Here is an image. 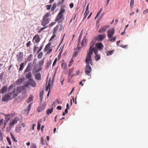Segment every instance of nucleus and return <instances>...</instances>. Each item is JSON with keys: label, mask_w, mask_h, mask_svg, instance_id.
<instances>
[{"label": "nucleus", "mask_w": 148, "mask_h": 148, "mask_svg": "<svg viewBox=\"0 0 148 148\" xmlns=\"http://www.w3.org/2000/svg\"><path fill=\"white\" fill-rule=\"evenodd\" d=\"M85 61L86 64L85 68V73L87 75L90 76V73L91 72L92 69L89 64H90L91 65L93 64V63L92 61V58L86 57Z\"/></svg>", "instance_id": "nucleus-1"}, {"label": "nucleus", "mask_w": 148, "mask_h": 148, "mask_svg": "<svg viewBox=\"0 0 148 148\" xmlns=\"http://www.w3.org/2000/svg\"><path fill=\"white\" fill-rule=\"evenodd\" d=\"M14 96L16 97L18 96V94L21 93H23L26 92V89L25 88V86H19L15 88L12 91Z\"/></svg>", "instance_id": "nucleus-2"}, {"label": "nucleus", "mask_w": 148, "mask_h": 148, "mask_svg": "<svg viewBox=\"0 0 148 148\" xmlns=\"http://www.w3.org/2000/svg\"><path fill=\"white\" fill-rule=\"evenodd\" d=\"M90 47L89 50L87 52V54L86 57L91 58L93 54V50L94 49V47L95 44V41L94 40H92L90 43Z\"/></svg>", "instance_id": "nucleus-3"}, {"label": "nucleus", "mask_w": 148, "mask_h": 148, "mask_svg": "<svg viewBox=\"0 0 148 148\" xmlns=\"http://www.w3.org/2000/svg\"><path fill=\"white\" fill-rule=\"evenodd\" d=\"M49 13H47L42 17L41 22V25L43 26H45L48 24L50 21V19L49 18Z\"/></svg>", "instance_id": "nucleus-4"}, {"label": "nucleus", "mask_w": 148, "mask_h": 148, "mask_svg": "<svg viewBox=\"0 0 148 148\" xmlns=\"http://www.w3.org/2000/svg\"><path fill=\"white\" fill-rule=\"evenodd\" d=\"M15 97L14 96L13 92H9L3 97L2 101L4 102H7L9 100H12Z\"/></svg>", "instance_id": "nucleus-5"}, {"label": "nucleus", "mask_w": 148, "mask_h": 148, "mask_svg": "<svg viewBox=\"0 0 148 148\" xmlns=\"http://www.w3.org/2000/svg\"><path fill=\"white\" fill-rule=\"evenodd\" d=\"M44 60L43 59L38 62V67L37 69H36V67L38 66L37 64H35L34 66L33 69L36 72H37L40 71L42 70L41 66L44 63Z\"/></svg>", "instance_id": "nucleus-6"}, {"label": "nucleus", "mask_w": 148, "mask_h": 148, "mask_svg": "<svg viewBox=\"0 0 148 148\" xmlns=\"http://www.w3.org/2000/svg\"><path fill=\"white\" fill-rule=\"evenodd\" d=\"M86 36H84L82 40V41L81 43V45H80L78 44L77 47L78 49L79 50L81 48L85 46L87 44V39H86Z\"/></svg>", "instance_id": "nucleus-7"}, {"label": "nucleus", "mask_w": 148, "mask_h": 148, "mask_svg": "<svg viewBox=\"0 0 148 148\" xmlns=\"http://www.w3.org/2000/svg\"><path fill=\"white\" fill-rule=\"evenodd\" d=\"M114 28L111 29V30H108V35L107 36L108 37L110 41H112V39L111 38L114 34Z\"/></svg>", "instance_id": "nucleus-8"}, {"label": "nucleus", "mask_w": 148, "mask_h": 148, "mask_svg": "<svg viewBox=\"0 0 148 148\" xmlns=\"http://www.w3.org/2000/svg\"><path fill=\"white\" fill-rule=\"evenodd\" d=\"M19 120V117H15L14 119L10 122V127L11 128L15 124L17 123Z\"/></svg>", "instance_id": "nucleus-9"}, {"label": "nucleus", "mask_w": 148, "mask_h": 148, "mask_svg": "<svg viewBox=\"0 0 148 148\" xmlns=\"http://www.w3.org/2000/svg\"><path fill=\"white\" fill-rule=\"evenodd\" d=\"M106 37V35L105 34H99L98 36L95 37L96 40H97L101 41H102Z\"/></svg>", "instance_id": "nucleus-10"}, {"label": "nucleus", "mask_w": 148, "mask_h": 148, "mask_svg": "<svg viewBox=\"0 0 148 148\" xmlns=\"http://www.w3.org/2000/svg\"><path fill=\"white\" fill-rule=\"evenodd\" d=\"M46 106L45 103H44L42 104L39 106L37 109V111L40 112L43 111L45 108Z\"/></svg>", "instance_id": "nucleus-11"}, {"label": "nucleus", "mask_w": 148, "mask_h": 148, "mask_svg": "<svg viewBox=\"0 0 148 148\" xmlns=\"http://www.w3.org/2000/svg\"><path fill=\"white\" fill-rule=\"evenodd\" d=\"M53 80L51 81V79H50L48 82V85L47 86L46 90L47 91L48 89L50 90L51 87L53 86Z\"/></svg>", "instance_id": "nucleus-12"}, {"label": "nucleus", "mask_w": 148, "mask_h": 148, "mask_svg": "<svg viewBox=\"0 0 148 148\" xmlns=\"http://www.w3.org/2000/svg\"><path fill=\"white\" fill-rule=\"evenodd\" d=\"M95 46L100 51H101L104 48V46L102 43L100 42L97 43L95 45Z\"/></svg>", "instance_id": "nucleus-13"}, {"label": "nucleus", "mask_w": 148, "mask_h": 148, "mask_svg": "<svg viewBox=\"0 0 148 148\" xmlns=\"http://www.w3.org/2000/svg\"><path fill=\"white\" fill-rule=\"evenodd\" d=\"M109 27V25H105L102 27L99 30V33H103L106 32L108 28Z\"/></svg>", "instance_id": "nucleus-14"}, {"label": "nucleus", "mask_w": 148, "mask_h": 148, "mask_svg": "<svg viewBox=\"0 0 148 148\" xmlns=\"http://www.w3.org/2000/svg\"><path fill=\"white\" fill-rule=\"evenodd\" d=\"M29 84L32 87H35L36 86V84L34 81L32 79H29L28 82Z\"/></svg>", "instance_id": "nucleus-15"}, {"label": "nucleus", "mask_w": 148, "mask_h": 148, "mask_svg": "<svg viewBox=\"0 0 148 148\" xmlns=\"http://www.w3.org/2000/svg\"><path fill=\"white\" fill-rule=\"evenodd\" d=\"M40 38L38 35H35L33 38L32 39V41L33 42L34 40L36 43H38L40 40Z\"/></svg>", "instance_id": "nucleus-16"}, {"label": "nucleus", "mask_w": 148, "mask_h": 148, "mask_svg": "<svg viewBox=\"0 0 148 148\" xmlns=\"http://www.w3.org/2000/svg\"><path fill=\"white\" fill-rule=\"evenodd\" d=\"M31 107L32 104L30 103L29 105L27 108L24 111V114L25 115H27L29 114V112L31 110Z\"/></svg>", "instance_id": "nucleus-17"}, {"label": "nucleus", "mask_w": 148, "mask_h": 148, "mask_svg": "<svg viewBox=\"0 0 148 148\" xmlns=\"http://www.w3.org/2000/svg\"><path fill=\"white\" fill-rule=\"evenodd\" d=\"M18 61H21L22 60L23 57V53L21 52H20L18 55L17 56Z\"/></svg>", "instance_id": "nucleus-18"}, {"label": "nucleus", "mask_w": 148, "mask_h": 148, "mask_svg": "<svg viewBox=\"0 0 148 148\" xmlns=\"http://www.w3.org/2000/svg\"><path fill=\"white\" fill-rule=\"evenodd\" d=\"M31 66L32 64L31 63H29L27 65V66L25 70L24 73H27L28 72H30L31 69Z\"/></svg>", "instance_id": "nucleus-19"}, {"label": "nucleus", "mask_w": 148, "mask_h": 148, "mask_svg": "<svg viewBox=\"0 0 148 148\" xmlns=\"http://www.w3.org/2000/svg\"><path fill=\"white\" fill-rule=\"evenodd\" d=\"M25 78L22 77L20 79H18L16 82V83L17 85H19L21 84L22 82L24 81Z\"/></svg>", "instance_id": "nucleus-20"}, {"label": "nucleus", "mask_w": 148, "mask_h": 148, "mask_svg": "<svg viewBox=\"0 0 148 148\" xmlns=\"http://www.w3.org/2000/svg\"><path fill=\"white\" fill-rule=\"evenodd\" d=\"M63 16V14H61L60 13H59L57 16L56 19L55 20V21H59L60 19H61L62 18Z\"/></svg>", "instance_id": "nucleus-21"}, {"label": "nucleus", "mask_w": 148, "mask_h": 148, "mask_svg": "<svg viewBox=\"0 0 148 148\" xmlns=\"http://www.w3.org/2000/svg\"><path fill=\"white\" fill-rule=\"evenodd\" d=\"M8 89V87L6 86H4L2 88H1L0 90V91L1 93H3L5 92Z\"/></svg>", "instance_id": "nucleus-22"}, {"label": "nucleus", "mask_w": 148, "mask_h": 148, "mask_svg": "<svg viewBox=\"0 0 148 148\" xmlns=\"http://www.w3.org/2000/svg\"><path fill=\"white\" fill-rule=\"evenodd\" d=\"M22 130V127L20 125H18L16 127L15 131L16 133H19L21 132Z\"/></svg>", "instance_id": "nucleus-23"}, {"label": "nucleus", "mask_w": 148, "mask_h": 148, "mask_svg": "<svg viewBox=\"0 0 148 148\" xmlns=\"http://www.w3.org/2000/svg\"><path fill=\"white\" fill-rule=\"evenodd\" d=\"M25 76L26 78L28 79L29 80V79H31L32 77V73L31 72H29L27 73L25 75Z\"/></svg>", "instance_id": "nucleus-24"}, {"label": "nucleus", "mask_w": 148, "mask_h": 148, "mask_svg": "<svg viewBox=\"0 0 148 148\" xmlns=\"http://www.w3.org/2000/svg\"><path fill=\"white\" fill-rule=\"evenodd\" d=\"M51 42L48 43L45 46L44 49V51L45 52L47 51L50 48V46L51 45Z\"/></svg>", "instance_id": "nucleus-25"}, {"label": "nucleus", "mask_w": 148, "mask_h": 148, "mask_svg": "<svg viewBox=\"0 0 148 148\" xmlns=\"http://www.w3.org/2000/svg\"><path fill=\"white\" fill-rule=\"evenodd\" d=\"M36 79L38 80H41V74L40 73H37L35 76Z\"/></svg>", "instance_id": "nucleus-26"}, {"label": "nucleus", "mask_w": 148, "mask_h": 148, "mask_svg": "<svg viewBox=\"0 0 148 148\" xmlns=\"http://www.w3.org/2000/svg\"><path fill=\"white\" fill-rule=\"evenodd\" d=\"M43 92L41 91L40 92V102L41 103L42 101L43 97Z\"/></svg>", "instance_id": "nucleus-27"}, {"label": "nucleus", "mask_w": 148, "mask_h": 148, "mask_svg": "<svg viewBox=\"0 0 148 148\" xmlns=\"http://www.w3.org/2000/svg\"><path fill=\"white\" fill-rule=\"evenodd\" d=\"M53 108H52L51 109H48L46 111L47 114L49 115L50 114H51L53 111Z\"/></svg>", "instance_id": "nucleus-28"}, {"label": "nucleus", "mask_w": 148, "mask_h": 148, "mask_svg": "<svg viewBox=\"0 0 148 148\" xmlns=\"http://www.w3.org/2000/svg\"><path fill=\"white\" fill-rule=\"evenodd\" d=\"M10 134L11 138L12 139V140L14 142H17V140L15 138V137L14 136L13 134L12 133H10Z\"/></svg>", "instance_id": "nucleus-29"}, {"label": "nucleus", "mask_w": 148, "mask_h": 148, "mask_svg": "<svg viewBox=\"0 0 148 148\" xmlns=\"http://www.w3.org/2000/svg\"><path fill=\"white\" fill-rule=\"evenodd\" d=\"M114 50L108 51L107 52L106 55L108 56H110L114 53Z\"/></svg>", "instance_id": "nucleus-30"}, {"label": "nucleus", "mask_w": 148, "mask_h": 148, "mask_svg": "<svg viewBox=\"0 0 148 148\" xmlns=\"http://www.w3.org/2000/svg\"><path fill=\"white\" fill-rule=\"evenodd\" d=\"M33 97L32 95H30L29 97L27 100V102L29 103L33 101Z\"/></svg>", "instance_id": "nucleus-31"}, {"label": "nucleus", "mask_w": 148, "mask_h": 148, "mask_svg": "<svg viewBox=\"0 0 148 148\" xmlns=\"http://www.w3.org/2000/svg\"><path fill=\"white\" fill-rule=\"evenodd\" d=\"M41 120H39L38 121V126L37 127V129L38 130H39L40 129L41 124L40 123H41Z\"/></svg>", "instance_id": "nucleus-32"}, {"label": "nucleus", "mask_w": 148, "mask_h": 148, "mask_svg": "<svg viewBox=\"0 0 148 148\" xmlns=\"http://www.w3.org/2000/svg\"><path fill=\"white\" fill-rule=\"evenodd\" d=\"M95 58L96 61H97L100 59V56L98 54H96L95 57Z\"/></svg>", "instance_id": "nucleus-33"}, {"label": "nucleus", "mask_w": 148, "mask_h": 148, "mask_svg": "<svg viewBox=\"0 0 148 148\" xmlns=\"http://www.w3.org/2000/svg\"><path fill=\"white\" fill-rule=\"evenodd\" d=\"M62 67L64 69H67V66L66 63L65 62L62 63Z\"/></svg>", "instance_id": "nucleus-34"}, {"label": "nucleus", "mask_w": 148, "mask_h": 148, "mask_svg": "<svg viewBox=\"0 0 148 148\" xmlns=\"http://www.w3.org/2000/svg\"><path fill=\"white\" fill-rule=\"evenodd\" d=\"M51 63V61H49V62H47L45 66V68L46 69H48L50 66Z\"/></svg>", "instance_id": "nucleus-35"}, {"label": "nucleus", "mask_w": 148, "mask_h": 148, "mask_svg": "<svg viewBox=\"0 0 148 148\" xmlns=\"http://www.w3.org/2000/svg\"><path fill=\"white\" fill-rule=\"evenodd\" d=\"M134 4V0H131L130 3V5L131 7V8L132 10V9L133 8Z\"/></svg>", "instance_id": "nucleus-36"}, {"label": "nucleus", "mask_w": 148, "mask_h": 148, "mask_svg": "<svg viewBox=\"0 0 148 148\" xmlns=\"http://www.w3.org/2000/svg\"><path fill=\"white\" fill-rule=\"evenodd\" d=\"M24 63L23 62L20 65V68L19 69V70L20 71H21L23 69L24 67Z\"/></svg>", "instance_id": "nucleus-37"}, {"label": "nucleus", "mask_w": 148, "mask_h": 148, "mask_svg": "<svg viewBox=\"0 0 148 148\" xmlns=\"http://www.w3.org/2000/svg\"><path fill=\"white\" fill-rule=\"evenodd\" d=\"M65 10L62 7L60 9V11L59 13H60L61 14H63V13L65 12Z\"/></svg>", "instance_id": "nucleus-38"}, {"label": "nucleus", "mask_w": 148, "mask_h": 148, "mask_svg": "<svg viewBox=\"0 0 148 148\" xmlns=\"http://www.w3.org/2000/svg\"><path fill=\"white\" fill-rule=\"evenodd\" d=\"M4 115L6 119L9 120L10 118V115L9 114H4Z\"/></svg>", "instance_id": "nucleus-39"}, {"label": "nucleus", "mask_w": 148, "mask_h": 148, "mask_svg": "<svg viewBox=\"0 0 148 148\" xmlns=\"http://www.w3.org/2000/svg\"><path fill=\"white\" fill-rule=\"evenodd\" d=\"M56 7V4L54 3L53 5L52 6L51 8V10L52 11H53Z\"/></svg>", "instance_id": "nucleus-40"}, {"label": "nucleus", "mask_w": 148, "mask_h": 148, "mask_svg": "<svg viewBox=\"0 0 148 148\" xmlns=\"http://www.w3.org/2000/svg\"><path fill=\"white\" fill-rule=\"evenodd\" d=\"M74 69L72 68L71 69H70L68 73L69 74V77H70L71 75V74L73 73V71Z\"/></svg>", "instance_id": "nucleus-41"}, {"label": "nucleus", "mask_w": 148, "mask_h": 148, "mask_svg": "<svg viewBox=\"0 0 148 148\" xmlns=\"http://www.w3.org/2000/svg\"><path fill=\"white\" fill-rule=\"evenodd\" d=\"M58 28V26H57L56 27H55L54 28V30L53 32V34H55L56 33Z\"/></svg>", "instance_id": "nucleus-42"}, {"label": "nucleus", "mask_w": 148, "mask_h": 148, "mask_svg": "<svg viewBox=\"0 0 148 148\" xmlns=\"http://www.w3.org/2000/svg\"><path fill=\"white\" fill-rule=\"evenodd\" d=\"M43 53L42 52H40L39 53L38 55V58L39 59L41 58L43 56Z\"/></svg>", "instance_id": "nucleus-43"}, {"label": "nucleus", "mask_w": 148, "mask_h": 148, "mask_svg": "<svg viewBox=\"0 0 148 148\" xmlns=\"http://www.w3.org/2000/svg\"><path fill=\"white\" fill-rule=\"evenodd\" d=\"M32 55L31 54L27 58V60L28 61H30L32 59Z\"/></svg>", "instance_id": "nucleus-44"}, {"label": "nucleus", "mask_w": 148, "mask_h": 148, "mask_svg": "<svg viewBox=\"0 0 148 148\" xmlns=\"http://www.w3.org/2000/svg\"><path fill=\"white\" fill-rule=\"evenodd\" d=\"M6 139L9 144L11 145V142L10 138L9 137L7 136Z\"/></svg>", "instance_id": "nucleus-45"}, {"label": "nucleus", "mask_w": 148, "mask_h": 148, "mask_svg": "<svg viewBox=\"0 0 148 148\" xmlns=\"http://www.w3.org/2000/svg\"><path fill=\"white\" fill-rule=\"evenodd\" d=\"M41 143L42 145H44L45 144L44 139L42 137H41Z\"/></svg>", "instance_id": "nucleus-46"}, {"label": "nucleus", "mask_w": 148, "mask_h": 148, "mask_svg": "<svg viewBox=\"0 0 148 148\" xmlns=\"http://www.w3.org/2000/svg\"><path fill=\"white\" fill-rule=\"evenodd\" d=\"M98 50L99 49H98L97 48L95 49L94 48V49L93 50V52L95 55H96V54H98L97 53L98 52Z\"/></svg>", "instance_id": "nucleus-47"}, {"label": "nucleus", "mask_w": 148, "mask_h": 148, "mask_svg": "<svg viewBox=\"0 0 148 148\" xmlns=\"http://www.w3.org/2000/svg\"><path fill=\"white\" fill-rule=\"evenodd\" d=\"M43 47V45H41L39 49L38 50V51L37 52V53H39L40 51H41V50L42 49Z\"/></svg>", "instance_id": "nucleus-48"}, {"label": "nucleus", "mask_w": 148, "mask_h": 148, "mask_svg": "<svg viewBox=\"0 0 148 148\" xmlns=\"http://www.w3.org/2000/svg\"><path fill=\"white\" fill-rule=\"evenodd\" d=\"M52 48H50L47 51V54H49L52 51Z\"/></svg>", "instance_id": "nucleus-49"}, {"label": "nucleus", "mask_w": 148, "mask_h": 148, "mask_svg": "<svg viewBox=\"0 0 148 148\" xmlns=\"http://www.w3.org/2000/svg\"><path fill=\"white\" fill-rule=\"evenodd\" d=\"M51 5H48L46 6V8L47 10H49L51 9Z\"/></svg>", "instance_id": "nucleus-50"}, {"label": "nucleus", "mask_w": 148, "mask_h": 148, "mask_svg": "<svg viewBox=\"0 0 148 148\" xmlns=\"http://www.w3.org/2000/svg\"><path fill=\"white\" fill-rule=\"evenodd\" d=\"M57 61V58H56L53 62V66H54L56 64Z\"/></svg>", "instance_id": "nucleus-51"}, {"label": "nucleus", "mask_w": 148, "mask_h": 148, "mask_svg": "<svg viewBox=\"0 0 148 148\" xmlns=\"http://www.w3.org/2000/svg\"><path fill=\"white\" fill-rule=\"evenodd\" d=\"M46 28V27H44L42 28H41L40 30H39L38 32L39 33H40L43 30H44V29H45Z\"/></svg>", "instance_id": "nucleus-52"}, {"label": "nucleus", "mask_w": 148, "mask_h": 148, "mask_svg": "<svg viewBox=\"0 0 148 148\" xmlns=\"http://www.w3.org/2000/svg\"><path fill=\"white\" fill-rule=\"evenodd\" d=\"M56 36V35L55 34H53V35L52 36L50 39L49 40V41H51L53 40Z\"/></svg>", "instance_id": "nucleus-53"}, {"label": "nucleus", "mask_w": 148, "mask_h": 148, "mask_svg": "<svg viewBox=\"0 0 148 148\" xmlns=\"http://www.w3.org/2000/svg\"><path fill=\"white\" fill-rule=\"evenodd\" d=\"M31 148H37L36 144L34 143L32 144V145Z\"/></svg>", "instance_id": "nucleus-54"}, {"label": "nucleus", "mask_w": 148, "mask_h": 148, "mask_svg": "<svg viewBox=\"0 0 148 148\" xmlns=\"http://www.w3.org/2000/svg\"><path fill=\"white\" fill-rule=\"evenodd\" d=\"M147 13H148V8L145 10L143 12V13L144 14H145Z\"/></svg>", "instance_id": "nucleus-55"}, {"label": "nucleus", "mask_w": 148, "mask_h": 148, "mask_svg": "<svg viewBox=\"0 0 148 148\" xmlns=\"http://www.w3.org/2000/svg\"><path fill=\"white\" fill-rule=\"evenodd\" d=\"M31 44V42L30 41H29L26 44V46L27 47H29L30 45Z\"/></svg>", "instance_id": "nucleus-56"}, {"label": "nucleus", "mask_w": 148, "mask_h": 148, "mask_svg": "<svg viewBox=\"0 0 148 148\" xmlns=\"http://www.w3.org/2000/svg\"><path fill=\"white\" fill-rule=\"evenodd\" d=\"M56 23V22H53L51 23L49 25V26L50 27L53 26Z\"/></svg>", "instance_id": "nucleus-57"}, {"label": "nucleus", "mask_w": 148, "mask_h": 148, "mask_svg": "<svg viewBox=\"0 0 148 148\" xmlns=\"http://www.w3.org/2000/svg\"><path fill=\"white\" fill-rule=\"evenodd\" d=\"M74 6V4L73 3H71L69 4L70 7L71 8H72Z\"/></svg>", "instance_id": "nucleus-58"}, {"label": "nucleus", "mask_w": 148, "mask_h": 148, "mask_svg": "<svg viewBox=\"0 0 148 148\" xmlns=\"http://www.w3.org/2000/svg\"><path fill=\"white\" fill-rule=\"evenodd\" d=\"M89 12L88 11H86H86L84 13V15L85 16V17H86V16L88 14Z\"/></svg>", "instance_id": "nucleus-59"}, {"label": "nucleus", "mask_w": 148, "mask_h": 148, "mask_svg": "<svg viewBox=\"0 0 148 148\" xmlns=\"http://www.w3.org/2000/svg\"><path fill=\"white\" fill-rule=\"evenodd\" d=\"M3 119L0 120V126L2 125L3 123Z\"/></svg>", "instance_id": "nucleus-60"}, {"label": "nucleus", "mask_w": 148, "mask_h": 148, "mask_svg": "<svg viewBox=\"0 0 148 148\" xmlns=\"http://www.w3.org/2000/svg\"><path fill=\"white\" fill-rule=\"evenodd\" d=\"M82 32H83V31H82L81 32V33H80V35H79V38L81 39V37H82Z\"/></svg>", "instance_id": "nucleus-61"}, {"label": "nucleus", "mask_w": 148, "mask_h": 148, "mask_svg": "<svg viewBox=\"0 0 148 148\" xmlns=\"http://www.w3.org/2000/svg\"><path fill=\"white\" fill-rule=\"evenodd\" d=\"M57 109L58 110H61L62 109V107L60 106H58L57 107Z\"/></svg>", "instance_id": "nucleus-62"}, {"label": "nucleus", "mask_w": 148, "mask_h": 148, "mask_svg": "<svg viewBox=\"0 0 148 148\" xmlns=\"http://www.w3.org/2000/svg\"><path fill=\"white\" fill-rule=\"evenodd\" d=\"M116 36L113 37L112 38H111L112 39V41L113 40V41H114L116 39Z\"/></svg>", "instance_id": "nucleus-63"}, {"label": "nucleus", "mask_w": 148, "mask_h": 148, "mask_svg": "<svg viewBox=\"0 0 148 148\" xmlns=\"http://www.w3.org/2000/svg\"><path fill=\"white\" fill-rule=\"evenodd\" d=\"M121 47L123 48H127V45H122Z\"/></svg>", "instance_id": "nucleus-64"}]
</instances>
